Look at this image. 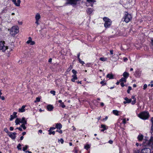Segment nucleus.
<instances>
[{"instance_id": "f257e3e1", "label": "nucleus", "mask_w": 153, "mask_h": 153, "mask_svg": "<svg viewBox=\"0 0 153 153\" xmlns=\"http://www.w3.org/2000/svg\"><path fill=\"white\" fill-rule=\"evenodd\" d=\"M149 116V113L147 111H143L138 114V116L143 120L148 119Z\"/></svg>"}, {"instance_id": "f03ea898", "label": "nucleus", "mask_w": 153, "mask_h": 153, "mask_svg": "<svg viewBox=\"0 0 153 153\" xmlns=\"http://www.w3.org/2000/svg\"><path fill=\"white\" fill-rule=\"evenodd\" d=\"M19 27L17 26H14L12 27L10 31V34L12 35H15L19 32Z\"/></svg>"}, {"instance_id": "7ed1b4c3", "label": "nucleus", "mask_w": 153, "mask_h": 153, "mask_svg": "<svg viewBox=\"0 0 153 153\" xmlns=\"http://www.w3.org/2000/svg\"><path fill=\"white\" fill-rule=\"evenodd\" d=\"M132 18L131 15L126 12L123 18V20L126 23H128L131 19Z\"/></svg>"}, {"instance_id": "20e7f679", "label": "nucleus", "mask_w": 153, "mask_h": 153, "mask_svg": "<svg viewBox=\"0 0 153 153\" xmlns=\"http://www.w3.org/2000/svg\"><path fill=\"white\" fill-rule=\"evenodd\" d=\"M104 21L105 22L104 26L105 28L109 27L111 25V21L110 19L107 18L106 17H104L103 19Z\"/></svg>"}, {"instance_id": "39448f33", "label": "nucleus", "mask_w": 153, "mask_h": 153, "mask_svg": "<svg viewBox=\"0 0 153 153\" xmlns=\"http://www.w3.org/2000/svg\"><path fill=\"white\" fill-rule=\"evenodd\" d=\"M4 42H0V50H2L3 51H4L8 48L7 46H5L4 45Z\"/></svg>"}, {"instance_id": "423d86ee", "label": "nucleus", "mask_w": 153, "mask_h": 153, "mask_svg": "<svg viewBox=\"0 0 153 153\" xmlns=\"http://www.w3.org/2000/svg\"><path fill=\"white\" fill-rule=\"evenodd\" d=\"M80 0H67V1L65 4V5H67L68 4H76L78 1Z\"/></svg>"}, {"instance_id": "0eeeda50", "label": "nucleus", "mask_w": 153, "mask_h": 153, "mask_svg": "<svg viewBox=\"0 0 153 153\" xmlns=\"http://www.w3.org/2000/svg\"><path fill=\"white\" fill-rule=\"evenodd\" d=\"M72 72L74 74L72 76V77L73 78L71 79V80L72 82H74L75 81V80H76L77 79V77L76 75L77 72L76 70L74 69L72 70Z\"/></svg>"}, {"instance_id": "6e6552de", "label": "nucleus", "mask_w": 153, "mask_h": 153, "mask_svg": "<svg viewBox=\"0 0 153 153\" xmlns=\"http://www.w3.org/2000/svg\"><path fill=\"white\" fill-rule=\"evenodd\" d=\"M140 153H151V150L149 148H144L141 150Z\"/></svg>"}, {"instance_id": "1a4fd4ad", "label": "nucleus", "mask_w": 153, "mask_h": 153, "mask_svg": "<svg viewBox=\"0 0 153 153\" xmlns=\"http://www.w3.org/2000/svg\"><path fill=\"white\" fill-rule=\"evenodd\" d=\"M9 134V136L11 137L12 139H14L16 138V132H13L12 133L11 132H10Z\"/></svg>"}, {"instance_id": "9d476101", "label": "nucleus", "mask_w": 153, "mask_h": 153, "mask_svg": "<svg viewBox=\"0 0 153 153\" xmlns=\"http://www.w3.org/2000/svg\"><path fill=\"white\" fill-rule=\"evenodd\" d=\"M124 100H126V101H124L123 102V103L124 104H126V103H130L131 102V99H128V98L127 97H125L124 98Z\"/></svg>"}, {"instance_id": "9b49d317", "label": "nucleus", "mask_w": 153, "mask_h": 153, "mask_svg": "<svg viewBox=\"0 0 153 153\" xmlns=\"http://www.w3.org/2000/svg\"><path fill=\"white\" fill-rule=\"evenodd\" d=\"M25 105H23L21 108H20L19 109L18 111L19 112H23L25 111Z\"/></svg>"}, {"instance_id": "f8f14e48", "label": "nucleus", "mask_w": 153, "mask_h": 153, "mask_svg": "<svg viewBox=\"0 0 153 153\" xmlns=\"http://www.w3.org/2000/svg\"><path fill=\"white\" fill-rule=\"evenodd\" d=\"M47 108L48 111H51L53 110V107L52 105H49L47 106Z\"/></svg>"}, {"instance_id": "ddd939ff", "label": "nucleus", "mask_w": 153, "mask_h": 153, "mask_svg": "<svg viewBox=\"0 0 153 153\" xmlns=\"http://www.w3.org/2000/svg\"><path fill=\"white\" fill-rule=\"evenodd\" d=\"M62 125L60 123H57L56 124V128L59 129H60L62 128Z\"/></svg>"}, {"instance_id": "4468645a", "label": "nucleus", "mask_w": 153, "mask_h": 153, "mask_svg": "<svg viewBox=\"0 0 153 153\" xmlns=\"http://www.w3.org/2000/svg\"><path fill=\"white\" fill-rule=\"evenodd\" d=\"M148 144L153 148V140L151 139L149 142Z\"/></svg>"}, {"instance_id": "2eb2a0df", "label": "nucleus", "mask_w": 153, "mask_h": 153, "mask_svg": "<svg viewBox=\"0 0 153 153\" xmlns=\"http://www.w3.org/2000/svg\"><path fill=\"white\" fill-rule=\"evenodd\" d=\"M101 128H102L103 129L101 130V131H104L105 130H106L107 129L106 128V126L103 125V124H102L101 125Z\"/></svg>"}, {"instance_id": "dca6fc26", "label": "nucleus", "mask_w": 153, "mask_h": 153, "mask_svg": "<svg viewBox=\"0 0 153 153\" xmlns=\"http://www.w3.org/2000/svg\"><path fill=\"white\" fill-rule=\"evenodd\" d=\"M20 123H22V124H27V121L25 120V117H23L22 118L21 120H20Z\"/></svg>"}, {"instance_id": "f3484780", "label": "nucleus", "mask_w": 153, "mask_h": 153, "mask_svg": "<svg viewBox=\"0 0 153 153\" xmlns=\"http://www.w3.org/2000/svg\"><path fill=\"white\" fill-rule=\"evenodd\" d=\"M129 76V74L126 72H125L123 74V76L126 78H127V77Z\"/></svg>"}, {"instance_id": "a211bd4d", "label": "nucleus", "mask_w": 153, "mask_h": 153, "mask_svg": "<svg viewBox=\"0 0 153 153\" xmlns=\"http://www.w3.org/2000/svg\"><path fill=\"white\" fill-rule=\"evenodd\" d=\"M92 11L93 9L91 8H88L87 10V12L89 14H91Z\"/></svg>"}, {"instance_id": "6ab92c4d", "label": "nucleus", "mask_w": 153, "mask_h": 153, "mask_svg": "<svg viewBox=\"0 0 153 153\" xmlns=\"http://www.w3.org/2000/svg\"><path fill=\"white\" fill-rule=\"evenodd\" d=\"M107 77L109 79H112L113 78V76L112 74H108L107 75Z\"/></svg>"}, {"instance_id": "aec40b11", "label": "nucleus", "mask_w": 153, "mask_h": 153, "mask_svg": "<svg viewBox=\"0 0 153 153\" xmlns=\"http://www.w3.org/2000/svg\"><path fill=\"white\" fill-rule=\"evenodd\" d=\"M20 119L18 118H17L16 119L15 121L16 125H17L18 124H19L20 123Z\"/></svg>"}, {"instance_id": "412c9836", "label": "nucleus", "mask_w": 153, "mask_h": 153, "mask_svg": "<svg viewBox=\"0 0 153 153\" xmlns=\"http://www.w3.org/2000/svg\"><path fill=\"white\" fill-rule=\"evenodd\" d=\"M143 136L142 135H139L138 137V139L139 141H141L143 139Z\"/></svg>"}, {"instance_id": "4be33fe9", "label": "nucleus", "mask_w": 153, "mask_h": 153, "mask_svg": "<svg viewBox=\"0 0 153 153\" xmlns=\"http://www.w3.org/2000/svg\"><path fill=\"white\" fill-rule=\"evenodd\" d=\"M40 15L38 14H37L35 16V19L36 20H39L40 19Z\"/></svg>"}, {"instance_id": "5701e85b", "label": "nucleus", "mask_w": 153, "mask_h": 153, "mask_svg": "<svg viewBox=\"0 0 153 153\" xmlns=\"http://www.w3.org/2000/svg\"><path fill=\"white\" fill-rule=\"evenodd\" d=\"M113 113L115 115L118 116L119 115V111L116 110H114L113 111Z\"/></svg>"}, {"instance_id": "b1692460", "label": "nucleus", "mask_w": 153, "mask_h": 153, "mask_svg": "<svg viewBox=\"0 0 153 153\" xmlns=\"http://www.w3.org/2000/svg\"><path fill=\"white\" fill-rule=\"evenodd\" d=\"M21 2V1L20 0H17V2H16V3L15 4V5L16 6H19L20 5V3Z\"/></svg>"}, {"instance_id": "393cba45", "label": "nucleus", "mask_w": 153, "mask_h": 153, "mask_svg": "<svg viewBox=\"0 0 153 153\" xmlns=\"http://www.w3.org/2000/svg\"><path fill=\"white\" fill-rule=\"evenodd\" d=\"M140 150L136 149L134 150L133 153H140Z\"/></svg>"}, {"instance_id": "a878e982", "label": "nucleus", "mask_w": 153, "mask_h": 153, "mask_svg": "<svg viewBox=\"0 0 153 153\" xmlns=\"http://www.w3.org/2000/svg\"><path fill=\"white\" fill-rule=\"evenodd\" d=\"M120 82H126V78L124 77V78H121V79L120 80Z\"/></svg>"}, {"instance_id": "bb28decb", "label": "nucleus", "mask_w": 153, "mask_h": 153, "mask_svg": "<svg viewBox=\"0 0 153 153\" xmlns=\"http://www.w3.org/2000/svg\"><path fill=\"white\" fill-rule=\"evenodd\" d=\"M48 131L49 132V134L50 135H51L52 134L53 135H54L55 134V132L54 131H52L51 130H48Z\"/></svg>"}, {"instance_id": "cd10ccee", "label": "nucleus", "mask_w": 153, "mask_h": 153, "mask_svg": "<svg viewBox=\"0 0 153 153\" xmlns=\"http://www.w3.org/2000/svg\"><path fill=\"white\" fill-rule=\"evenodd\" d=\"M100 59L102 61H105L107 60V58L101 57L100 58Z\"/></svg>"}, {"instance_id": "c85d7f7f", "label": "nucleus", "mask_w": 153, "mask_h": 153, "mask_svg": "<svg viewBox=\"0 0 153 153\" xmlns=\"http://www.w3.org/2000/svg\"><path fill=\"white\" fill-rule=\"evenodd\" d=\"M31 40H32L31 38L30 37H29L28 40L27 42H26L28 44L30 43Z\"/></svg>"}, {"instance_id": "c756f323", "label": "nucleus", "mask_w": 153, "mask_h": 153, "mask_svg": "<svg viewBox=\"0 0 153 153\" xmlns=\"http://www.w3.org/2000/svg\"><path fill=\"white\" fill-rule=\"evenodd\" d=\"M16 118V117L15 116L11 115H10V121H12L14 119Z\"/></svg>"}, {"instance_id": "7c9ffc66", "label": "nucleus", "mask_w": 153, "mask_h": 153, "mask_svg": "<svg viewBox=\"0 0 153 153\" xmlns=\"http://www.w3.org/2000/svg\"><path fill=\"white\" fill-rule=\"evenodd\" d=\"M26 124L23 123L22 124L21 126V127L23 128L24 129H26V127H25V125Z\"/></svg>"}, {"instance_id": "2f4dec72", "label": "nucleus", "mask_w": 153, "mask_h": 153, "mask_svg": "<svg viewBox=\"0 0 153 153\" xmlns=\"http://www.w3.org/2000/svg\"><path fill=\"white\" fill-rule=\"evenodd\" d=\"M28 147V146L27 145L23 147L22 150L24 151H25L27 149V148Z\"/></svg>"}, {"instance_id": "473e14b6", "label": "nucleus", "mask_w": 153, "mask_h": 153, "mask_svg": "<svg viewBox=\"0 0 153 153\" xmlns=\"http://www.w3.org/2000/svg\"><path fill=\"white\" fill-rule=\"evenodd\" d=\"M90 147V146L88 145H87L85 146L84 147V148L86 149L87 150H88V149Z\"/></svg>"}, {"instance_id": "72a5a7b5", "label": "nucleus", "mask_w": 153, "mask_h": 153, "mask_svg": "<svg viewBox=\"0 0 153 153\" xmlns=\"http://www.w3.org/2000/svg\"><path fill=\"white\" fill-rule=\"evenodd\" d=\"M131 90V87L130 86L128 87V89L127 91V92L128 94L130 93V91Z\"/></svg>"}, {"instance_id": "f704fd0d", "label": "nucleus", "mask_w": 153, "mask_h": 153, "mask_svg": "<svg viewBox=\"0 0 153 153\" xmlns=\"http://www.w3.org/2000/svg\"><path fill=\"white\" fill-rule=\"evenodd\" d=\"M17 148L18 149L21 150L22 148H21V144H19L17 146Z\"/></svg>"}, {"instance_id": "c9c22d12", "label": "nucleus", "mask_w": 153, "mask_h": 153, "mask_svg": "<svg viewBox=\"0 0 153 153\" xmlns=\"http://www.w3.org/2000/svg\"><path fill=\"white\" fill-rule=\"evenodd\" d=\"M40 99L39 97H37L36 99V100L35 101V102H39L40 101Z\"/></svg>"}, {"instance_id": "e433bc0d", "label": "nucleus", "mask_w": 153, "mask_h": 153, "mask_svg": "<svg viewBox=\"0 0 153 153\" xmlns=\"http://www.w3.org/2000/svg\"><path fill=\"white\" fill-rule=\"evenodd\" d=\"M55 91H50V93L53 94V95H55Z\"/></svg>"}, {"instance_id": "4c0bfd02", "label": "nucleus", "mask_w": 153, "mask_h": 153, "mask_svg": "<svg viewBox=\"0 0 153 153\" xmlns=\"http://www.w3.org/2000/svg\"><path fill=\"white\" fill-rule=\"evenodd\" d=\"M136 102V99H134V100L131 101V104L132 105H134L135 104Z\"/></svg>"}, {"instance_id": "58836bf2", "label": "nucleus", "mask_w": 153, "mask_h": 153, "mask_svg": "<svg viewBox=\"0 0 153 153\" xmlns=\"http://www.w3.org/2000/svg\"><path fill=\"white\" fill-rule=\"evenodd\" d=\"M58 141L59 142L60 141L62 144H63L64 143V140L62 139H61L60 140H59Z\"/></svg>"}, {"instance_id": "ea45409f", "label": "nucleus", "mask_w": 153, "mask_h": 153, "mask_svg": "<svg viewBox=\"0 0 153 153\" xmlns=\"http://www.w3.org/2000/svg\"><path fill=\"white\" fill-rule=\"evenodd\" d=\"M78 60L79 61V62L82 64H84V62L83 61H82L81 59H78Z\"/></svg>"}, {"instance_id": "a19ab883", "label": "nucleus", "mask_w": 153, "mask_h": 153, "mask_svg": "<svg viewBox=\"0 0 153 153\" xmlns=\"http://www.w3.org/2000/svg\"><path fill=\"white\" fill-rule=\"evenodd\" d=\"M61 106L62 108H64L65 107V105H64L63 103H61Z\"/></svg>"}, {"instance_id": "79ce46f5", "label": "nucleus", "mask_w": 153, "mask_h": 153, "mask_svg": "<svg viewBox=\"0 0 153 153\" xmlns=\"http://www.w3.org/2000/svg\"><path fill=\"white\" fill-rule=\"evenodd\" d=\"M87 1L89 3L95 2L94 0H87Z\"/></svg>"}, {"instance_id": "37998d69", "label": "nucleus", "mask_w": 153, "mask_h": 153, "mask_svg": "<svg viewBox=\"0 0 153 153\" xmlns=\"http://www.w3.org/2000/svg\"><path fill=\"white\" fill-rule=\"evenodd\" d=\"M56 131L59 132L60 134H62V130H57Z\"/></svg>"}, {"instance_id": "c03bdc74", "label": "nucleus", "mask_w": 153, "mask_h": 153, "mask_svg": "<svg viewBox=\"0 0 153 153\" xmlns=\"http://www.w3.org/2000/svg\"><path fill=\"white\" fill-rule=\"evenodd\" d=\"M35 44V42L34 41H33L31 40V42L30 43V44L31 45H34Z\"/></svg>"}, {"instance_id": "a18cd8bd", "label": "nucleus", "mask_w": 153, "mask_h": 153, "mask_svg": "<svg viewBox=\"0 0 153 153\" xmlns=\"http://www.w3.org/2000/svg\"><path fill=\"white\" fill-rule=\"evenodd\" d=\"M17 114V112H13V116H15L16 117H17V116L16 115Z\"/></svg>"}, {"instance_id": "49530a36", "label": "nucleus", "mask_w": 153, "mask_h": 153, "mask_svg": "<svg viewBox=\"0 0 153 153\" xmlns=\"http://www.w3.org/2000/svg\"><path fill=\"white\" fill-rule=\"evenodd\" d=\"M147 85L146 84H145L143 86V89H145L147 87Z\"/></svg>"}, {"instance_id": "de8ad7c7", "label": "nucleus", "mask_w": 153, "mask_h": 153, "mask_svg": "<svg viewBox=\"0 0 153 153\" xmlns=\"http://www.w3.org/2000/svg\"><path fill=\"white\" fill-rule=\"evenodd\" d=\"M123 123L124 124H126V118H124V119L123 120Z\"/></svg>"}, {"instance_id": "09e8293b", "label": "nucleus", "mask_w": 153, "mask_h": 153, "mask_svg": "<svg viewBox=\"0 0 153 153\" xmlns=\"http://www.w3.org/2000/svg\"><path fill=\"white\" fill-rule=\"evenodd\" d=\"M0 99H1L3 100H4V96H1H1H0Z\"/></svg>"}, {"instance_id": "8fccbe9b", "label": "nucleus", "mask_w": 153, "mask_h": 153, "mask_svg": "<svg viewBox=\"0 0 153 153\" xmlns=\"http://www.w3.org/2000/svg\"><path fill=\"white\" fill-rule=\"evenodd\" d=\"M100 83L101 84H102V85H105V83H104V81H101V82H100Z\"/></svg>"}, {"instance_id": "3c124183", "label": "nucleus", "mask_w": 153, "mask_h": 153, "mask_svg": "<svg viewBox=\"0 0 153 153\" xmlns=\"http://www.w3.org/2000/svg\"><path fill=\"white\" fill-rule=\"evenodd\" d=\"M4 131H6L7 133H10L8 131V130L7 128H5L4 129Z\"/></svg>"}, {"instance_id": "603ef678", "label": "nucleus", "mask_w": 153, "mask_h": 153, "mask_svg": "<svg viewBox=\"0 0 153 153\" xmlns=\"http://www.w3.org/2000/svg\"><path fill=\"white\" fill-rule=\"evenodd\" d=\"M120 85H121V86L122 87H123L125 85L124 84V83L123 82H121V83H120Z\"/></svg>"}, {"instance_id": "864d4df0", "label": "nucleus", "mask_w": 153, "mask_h": 153, "mask_svg": "<svg viewBox=\"0 0 153 153\" xmlns=\"http://www.w3.org/2000/svg\"><path fill=\"white\" fill-rule=\"evenodd\" d=\"M128 60V59L126 57L123 58V60L124 62H126Z\"/></svg>"}, {"instance_id": "5fc2aeb1", "label": "nucleus", "mask_w": 153, "mask_h": 153, "mask_svg": "<svg viewBox=\"0 0 153 153\" xmlns=\"http://www.w3.org/2000/svg\"><path fill=\"white\" fill-rule=\"evenodd\" d=\"M108 143L111 144H112L113 143V141L112 140H110L109 141Z\"/></svg>"}, {"instance_id": "6e6d98bb", "label": "nucleus", "mask_w": 153, "mask_h": 153, "mask_svg": "<svg viewBox=\"0 0 153 153\" xmlns=\"http://www.w3.org/2000/svg\"><path fill=\"white\" fill-rule=\"evenodd\" d=\"M56 128V127H51L49 130H52L55 129Z\"/></svg>"}, {"instance_id": "4d7b16f0", "label": "nucleus", "mask_w": 153, "mask_h": 153, "mask_svg": "<svg viewBox=\"0 0 153 153\" xmlns=\"http://www.w3.org/2000/svg\"><path fill=\"white\" fill-rule=\"evenodd\" d=\"M10 131H13V127H10Z\"/></svg>"}, {"instance_id": "13d9d810", "label": "nucleus", "mask_w": 153, "mask_h": 153, "mask_svg": "<svg viewBox=\"0 0 153 153\" xmlns=\"http://www.w3.org/2000/svg\"><path fill=\"white\" fill-rule=\"evenodd\" d=\"M113 50H111L110 51V53L111 55H112L113 54Z\"/></svg>"}, {"instance_id": "bf43d9fd", "label": "nucleus", "mask_w": 153, "mask_h": 153, "mask_svg": "<svg viewBox=\"0 0 153 153\" xmlns=\"http://www.w3.org/2000/svg\"><path fill=\"white\" fill-rule=\"evenodd\" d=\"M12 1L15 4L16 2V0H12Z\"/></svg>"}, {"instance_id": "052dcab7", "label": "nucleus", "mask_w": 153, "mask_h": 153, "mask_svg": "<svg viewBox=\"0 0 153 153\" xmlns=\"http://www.w3.org/2000/svg\"><path fill=\"white\" fill-rule=\"evenodd\" d=\"M100 105L102 106H103L104 105V104L103 102H101V103H100Z\"/></svg>"}, {"instance_id": "680f3d73", "label": "nucleus", "mask_w": 153, "mask_h": 153, "mask_svg": "<svg viewBox=\"0 0 153 153\" xmlns=\"http://www.w3.org/2000/svg\"><path fill=\"white\" fill-rule=\"evenodd\" d=\"M35 23L37 24V25H38L39 24V23L38 22V20H36V22Z\"/></svg>"}, {"instance_id": "e2e57ef3", "label": "nucleus", "mask_w": 153, "mask_h": 153, "mask_svg": "<svg viewBox=\"0 0 153 153\" xmlns=\"http://www.w3.org/2000/svg\"><path fill=\"white\" fill-rule=\"evenodd\" d=\"M52 59L51 58H50L48 60V62H51L52 61Z\"/></svg>"}, {"instance_id": "0e129e2a", "label": "nucleus", "mask_w": 153, "mask_h": 153, "mask_svg": "<svg viewBox=\"0 0 153 153\" xmlns=\"http://www.w3.org/2000/svg\"><path fill=\"white\" fill-rule=\"evenodd\" d=\"M79 56H80V53H79L77 55V58H78V59H80Z\"/></svg>"}, {"instance_id": "69168bd1", "label": "nucleus", "mask_w": 153, "mask_h": 153, "mask_svg": "<svg viewBox=\"0 0 153 153\" xmlns=\"http://www.w3.org/2000/svg\"><path fill=\"white\" fill-rule=\"evenodd\" d=\"M39 132L40 133H42V130L40 129L39 131Z\"/></svg>"}, {"instance_id": "338daca9", "label": "nucleus", "mask_w": 153, "mask_h": 153, "mask_svg": "<svg viewBox=\"0 0 153 153\" xmlns=\"http://www.w3.org/2000/svg\"><path fill=\"white\" fill-rule=\"evenodd\" d=\"M151 130L153 131V124H152V126L151 127Z\"/></svg>"}, {"instance_id": "774afa93", "label": "nucleus", "mask_w": 153, "mask_h": 153, "mask_svg": "<svg viewBox=\"0 0 153 153\" xmlns=\"http://www.w3.org/2000/svg\"><path fill=\"white\" fill-rule=\"evenodd\" d=\"M151 122L152 123V124H153V117L151 119Z\"/></svg>"}]
</instances>
